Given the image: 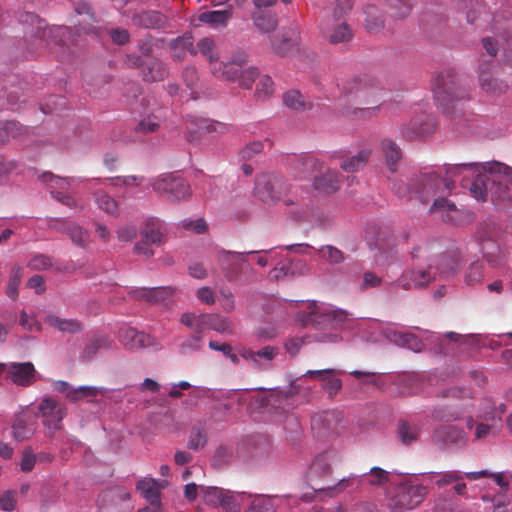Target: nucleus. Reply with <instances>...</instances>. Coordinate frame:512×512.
I'll return each instance as SVG.
<instances>
[{
  "label": "nucleus",
  "mask_w": 512,
  "mask_h": 512,
  "mask_svg": "<svg viewBox=\"0 0 512 512\" xmlns=\"http://www.w3.org/2000/svg\"><path fill=\"white\" fill-rule=\"evenodd\" d=\"M463 170H471L475 174L470 192L477 201L491 199L499 209L509 206L512 196V169L500 162H488L484 164L467 163L455 165L447 170V175L456 176Z\"/></svg>",
  "instance_id": "nucleus-1"
},
{
  "label": "nucleus",
  "mask_w": 512,
  "mask_h": 512,
  "mask_svg": "<svg viewBox=\"0 0 512 512\" xmlns=\"http://www.w3.org/2000/svg\"><path fill=\"white\" fill-rule=\"evenodd\" d=\"M415 186V199L421 203H427L434 199L429 213L438 211H453L456 206L445 197V193L454 187V181L448 178H440L436 173H423L412 179Z\"/></svg>",
  "instance_id": "nucleus-2"
},
{
  "label": "nucleus",
  "mask_w": 512,
  "mask_h": 512,
  "mask_svg": "<svg viewBox=\"0 0 512 512\" xmlns=\"http://www.w3.org/2000/svg\"><path fill=\"white\" fill-rule=\"evenodd\" d=\"M411 256L415 260H427L426 267H414L403 271L397 279L396 284L404 290L422 289L436 280L434 265L430 262V249L428 245L417 246L411 251Z\"/></svg>",
  "instance_id": "nucleus-3"
},
{
  "label": "nucleus",
  "mask_w": 512,
  "mask_h": 512,
  "mask_svg": "<svg viewBox=\"0 0 512 512\" xmlns=\"http://www.w3.org/2000/svg\"><path fill=\"white\" fill-rule=\"evenodd\" d=\"M290 186L286 180L277 174H260L255 179L254 194L266 204H275L283 201L286 206L293 205L294 202L290 198H286Z\"/></svg>",
  "instance_id": "nucleus-4"
},
{
  "label": "nucleus",
  "mask_w": 512,
  "mask_h": 512,
  "mask_svg": "<svg viewBox=\"0 0 512 512\" xmlns=\"http://www.w3.org/2000/svg\"><path fill=\"white\" fill-rule=\"evenodd\" d=\"M82 30L85 34L95 32L92 26L81 27L77 31L67 26H41L39 25L34 33V38L39 40L41 44L50 46L51 44L58 45L62 48L66 47L69 50L72 46L77 45L78 31Z\"/></svg>",
  "instance_id": "nucleus-5"
},
{
  "label": "nucleus",
  "mask_w": 512,
  "mask_h": 512,
  "mask_svg": "<svg viewBox=\"0 0 512 512\" xmlns=\"http://www.w3.org/2000/svg\"><path fill=\"white\" fill-rule=\"evenodd\" d=\"M433 93L435 101L443 107L444 111L456 100L467 97L466 92L458 87L455 76L451 72L441 73L437 76Z\"/></svg>",
  "instance_id": "nucleus-6"
},
{
  "label": "nucleus",
  "mask_w": 512,
  "mask_h": 512,
  "mask_svg": "<svg viewBox=\"0 0 512 512\" xmlns=\"http://www.w3.org/2000/svg\"><path fill=\"white\" fill-rule=\"evenodd\" d=\"M426 494L427 489L423 485L402 483L396 488L395 495L390 500V507L396 511L413 509L424 500Z\"/></svg>",
  "instance_id": "nucleus-7"
},
{
  "label": "nucleus",
  "mask_w": 512,
  "mask_h": 512,
  "mask_svg": "<svg viewBox=\"0 0 512 512\" xmlns=\"http://www.w3.org/2000/svg\"><path fill=\"white\" fill-rule=\"evenodd\" d=\"M153 190L169 201H181L190 196L189 184L173 174L162 175L153 182Z\"/></svg>",
  "instance_id": "nucleus-8"
},
{
  "label": "nucleus",
  "mask_w": 512,
  "mask_h": 512,
  "mask_svg": "<svg viewBox=\"0 0 512 512\" xmlns=\"http://www.w3.org/2000/svg\"><path fill=\"white\" fill-rule=\"evenodd\" d=\"M258 252L259 251L234 252L224 249L218 250L217 261L224 277L229 282L237 280L244 269V264L246 263L245 257Z\"/></svg>",
  "instance_id": "nucleus-9"
},
{
  "label": "nucleus",
  "mask_w": 512,
  "mask_h": 512,
  "mask_svg": "<svg viewBox=\"0 0 512 512\" xmlns=\"http://www.w3.org/2000/svg\"><path fill=\"white\" fill-rule=\"evenodd\" d=\"M38 408L43 418V424L48 429V434L51 437L57 430L62 428L64 410L59 403L51 397L43 398Z\"/></svg>",
  "instance_id": "nucleus-10"
},
{
  "label": "nucleus",
  "mask_w": 512,
  "mask_h": 512,
  "mask_svg": "<svg viewBox=\"0 0 512 512\" xmlns=\"http://www.w3.org/2000/svg\"><path fill=\"white\" fill-rule=\"evenodd\" d=\"M279 354V349L275 346H265L258 351L250 348L241 347L240 356L247 361L254 369L263 371L271 367V362Z\"/></svg>",
  "instance_id": "nucleus-11"
},
{
  "label": "nucleus",
  "mask_w": 512,
  "mask_h": 512,
  "mask_svg": "<svg viewBox=\"0 0 512 512\" xmlns=\"http://www.w3.org/2000/svg\"><path fill=\"white\" fill-rule=\"evenodd\" d=\"M248 56L244 51L237 52L231 61L215 62L211 67V72L217 78L235 81L240 75L243 66L247 63Z\"/></svg>",
  "instance_id": "nucleus-12"
},
{
  "label": "nucleus",
  "mask_w": 512,
  "mask_h": 512,
  "mask_svg": "<svg viewBox=\"0 0 512 512\" xmlns=\"http://www.w3.org/2000/svg\"><path fill=\"white\" fill-rule=\"evenodd\" d=\"M345 90L348 94H355L363 99L378 98L383 91L380 87V83L368 76L354 79L347 84Z\"/></svg>",
  "instance_id": "nucleus-13"
},
{
  "label": "nucleus",
  "mask_w": 512,
  "mask_h": 512,
  "mask_svg": "<svg viewBox=\"0 0 512 512\" xmlns=\"http://www.w3.org/2000/svg\"><path fill=\"white\" fill-rule=\"evenodd\" d=\"M175 45L176 47H181L188 50L191 55H196L198 52L201 53L209 60L211 67L215 62H219L218 54L216 52V45L214 40L211 38L200 39L197 42L196 47H194L191 38L178 39L176 40Z\"/></svg>",
  "instance_id": "nucleus-14"
},
{
  "label": "nucleus",
  "mask_w": 512,
  "mask_h": 512,
  "mask_svg": "<svg viewBox=\"0 0 512 512\" xmlns=\"http://www.w3.org/2000/svg\"><path fill=\"white\" fill-rule=\"evenodd\" d=\"M121 343L128 349H138L158 346L155 338L132 327H125L119 331Z\"/></svg>",
  "instance_id": "nucleus-15"
},
{
  "label": "nucleus",
  "mask_w": 512,
  "mask_h": 512,
  "mask_svg": "<svg viewBox=\"0 0 512 512\" xmlns=\"http://www.w3.org/2000/svg\"><path fill=\"white\" fill-rule=\"evenodd\" d=\"M36 370L31 362L11 363L8 366V377L19 386L27 387L35 381Z\"/></svg>",
  "instance_id": "nucleus-16"
},
{
  "label": "nucleus",
  "mask_w": 512,
  "mask_h": 512,
  "mask_svg": "<svg viewBox=\"0 0 512 512\" xmlns=\"http://www.w3.org/2000/svg\"><path fill=\"white\" fill-rule=\"evenodd\" d=\"M309 320L315 325L342 327L349 320L347 312L341 309H327L324 312H312Z\"/></svg>",
  "instance_id": "nucleus-17"
},
{
  "label": "nucleus",
  "mask_w": 512,
  "mask_h": 512,
  "mask_svg": "<svg viewBox=\"0 0 512 512\" xmlns=\"http://www.w3.org/2000/svg\"><path fill=\"white\" fill-rule=\"evenodd\" d=\"M175 289L170 286L153 287V288H134L129 291L131 297L135 299L145 300L149 303H157L165 301L171 297Z\"/></svg>",
  "instance_id": "nucleus-18"
},
{
  "label": "nucleus",
  "mask_w": 512,
  "mask_h": 512,
  "mask_svg": "<svg viewBox=\"0 0 512 512\" xmlns=\"http://www.w3.org/2000/svg\"><path fill=\"white\" fill-rule=\"evenodd\" d=\"M163 485L155 479H143L137 483V490L149 502L152 512H159L161 507L160 491Z\"/></svg>",
  "instance_id": "nucleus-19"
},
{
  "label": "nucleus",
  "mask_w": 512,
  "mask_h": 512,
  "mask_svg": "<svg viewBox=\"0 0 512 512\" xmlns=\"http://www.w3.org/2000/svg\"><path fill=\"white\" fill-rule=\"evenodd\" d=\"M233 17V6L228 5L223 10L205 11L198 15V21L212 28H225Z\"/></svg>",
  "instance_id": "nucleus-20"
},
{
  "label": "nucleus",
  "mask_w": 512,
  "mask_h": 512,
  "mask_svg": "<svg viewBox=\"0 0 512 512\" xmlns=\"http://www.w3.org/2000/svg\"><path fill=\"white\" fill-rule=\"evenodd\" d=\"M434 441L445 446L462 445L465 443V433L458 427L449 425L437 428L433 434Z\"/></svg>",
  "instance_id": "nucleus-21"
},
{
  "label": "nucleus",
  "mask_w": 512,
  "mask_h": 512,
  "mask_svg": "<svg viewBox=\"0 0 512 512\" xmlns=\"http://www.w3.org/2000/svg\"><path fill=\"white\" fill-rule=\"evenodd\" d=\"M36 431L35 420L27 414L17 415L12 424V433L16 441L31 438Z\"/></svg>",
  "instance_id": "nucleus-22"
},
{
  "label": "nucleus",
  "mask_w": 512,
  "mask_h": 512,
  "mask_svg": "<svg viewBox=\"0 0 512 512\" xmlns=\"http://www.w3.org/2000/svg\"><path fill=\"white\" fill-rule=\"evenodd\" d=\"M298 40V31L290 29L283 32L281 35H275L271 38L272 49L277 55L285 56L294 46L297 45Z\"/></svg>",
  "instance_id": "nucleus-23"
},
{
  "label": "nucleus",
  "mask_w": 512,
  "mask_h": 512,
  "mask_svg": "<svg viewBox=\"0 0 512 512\" xmlns=\"http://www.w3.org/2000/svg\"><path fill=\"white\" fill-rule=\"evenodd\" d=\"M133 25L139 28L155 29L160 28L165 23V17L158 11H141L131 18Z\"/></svg>",
  "instance_id": "nucleus-24"
},
{
  "label": "nucleus",
  "mask_w": 512,
  "mask_h": 512,
  "mask_svg": "<svg viewBox=\"0 0 512 512\" xmlns=\"http://www.w3.org/2000/svg\"><path fill=\"white\" fill-rule=\"evenodd\" d=\"M339 186L340 175L335 170L328 169L314 179L315 189L324 194L334 193L339 189Z\"/></svg>",
  "instance_id": "nucleus-25"
},
{
  "label": "nucleus",
  "mask_w": 512,
  "mask_h": 512,
  "mask_svg": "<svg viewBox=\"0 0 512 512\" xmlns=\"http://www.w3.org/2000/svg\"><path fill=\"white\" fill-rule=\"evenodd\" d=\"M334 369H323V370H309L307 375L311 378H319L324 381V389L329 393L330 396L335 395L342 387V382L339 378H336Z\"/></svg>",
  "instance_id": "nucleus-26"
},
{
  "label": "nucleus",
  "mask_w": 512,
  "mask_h": 512,
  "mask_svg": "<svg viewBox=\"0 0 512 512\" xmlns=\"http://www.w3.org/2000/svg\"><path fill=\"white\" fill-rule=\"evenodd\" d=\"M479 82L481 89L485 93L493 96H499L508 90L507 83L497 78H493L491 74L485 70H480Z\"/></svg>",
  "instance_id": "nucleus-27"
},
{
  "label": "nucleus",
  "mask_w": 512,
  "mask_h": 512,
  "mask_svg": "<svg viewBox=\"0 0 512 512\" xmlns=\"http://www.w3.org/2000/svg\"><path fill=\"white\" fill-rule=\"evenodd\" d=\"M336 459V454L332 452H324L318 455L312 462L309 472L311 475L318 477H326L332 473V463Z\"/></svg>",
  "instance_id": "nucleus-28"
},
{
  "label": "nucleus",
  "mask_w": 512,
  "mask_h": 512,
  "mask_svg": "<svg viewBox=\"0 0 512 512\" xmlns=\"http://www.w3.org/2000/svg\"><path fill=\"white\" fill-rule=\"evenodd\" d=\"M45 323L60 332L75 334L82 331V324L76 319H63L56 315H48L44 319Z\"/></svg>",
  "instance_id": "nucleus-29"
},
{
  "label": "nucleus",
  "mask_w": 512,
  "mask_h": 512,
  "mask_svg": "<svg viewBox=\"0 0 512 512\" xmlns=\"http://www.w3.org/2000/svg\"><path fill=\"white\" fill-rule=\"evenodd\" d=\"M168 75L165 65L158 59H151L146 62L142 68V77L144 81H162Z\"/></svg>",
  "instance_id": "nucleus-30"
},
{
  "label": "nucleus",
  "mask_w": 512,
  "mask_h": 512,
  "mask_svg": "<svg viewBox=\"0 0 512 512\" xmlns=\"http://www.w3.org/2000/svg\"><path fill=\"white\" fill-rule=\"evenodd\" d=\"M430 262L434 265V272L443 276L454 275L458 268V261L456 258L449 255H440L435 258H430Z\"/></svg>",
  "instance_id": "nucleus-31"
},
{
  "label": "nucleus",
  "mask_w": 512,
  "mask_h": 512,
  "mask_svg": "<svg viewBox=\"0 0 512 512\" xmlns=\"http://www.w3.org/2000/svg\"><path fill=\"white\" fill-rule=\"evenodd\" d=\"M204 319L207 320V329H211L221 334H232L234 332V324L227 317L214 313H206Z\"/></svg>",
  "instance_id": "nucleus-32"
},
{
  "label": "nucleus",
  "mask_w": 512,
  "mask_h": 512,
  "mask_svg": "<svg viewBox=\"0 0 512 512\" xmlns=\"http://www.w3.org/2000/svg\"><path fill=\"white\" fill-rule=\"evenodd\" d=\"M365 15V27L369 32L377 33L384 27V18L380 13L379 9L373 5L369 4L364 9Z\"/></svg>",
  "instance_id": "nucleus-33"
},
{
  "label": "nucleus",
  "mask_w": 512,
  "mask_h": 512,
  "mask_svg": "<svg viewBox=\"0 0 512 512\" xmlns=\"http://www.w3.org/2000/svg\"><path fill=\"white\" fill-rule=\"evenodd\" d=\"M381 147L390 171L395 172L397 170V162L402 156L399 146L390 139H384L381 142Z\"/></svg>",
  "instance_id": "nucleus-34"
},
{
  "label": "nucleus",
  "mask_w": 512,
  "mask_h": 512,
  "mask_svg": "<svg viewBox=\"0 0 512 512\" xmlns=\"http://www.w3.org/2000/svg\"><path fill=\"white\" fill-rule=\"evenodd\" d=\"M391 17L402 19L407 17L413 7V0H384Z\"/></svg>",
  "instance_id": "nucleus-35"
},
{
  "label": "nucleus",
  "mask_w": 512,
  "mask_h": 512,
  "mask_svg": "<svg viewBox=\"0 0 512 512\" xmlns=\"http://www.w3.org/2000/svg\"><path fill=\"white\" fill-rule=\"evenodd\" d=\"M25 131V128L16 121L0 122V143H5L10 138H20Z\"/></svg>",
  "instance_id": "nucleus-36"
},
{
  "label": "nucleus",
  "mask_w": 512,
  "mask_h": 512,
  "mask_svg": "<svg viewBox=\"0 0 512 512\" xmlns=\"http://www.w3.org/2000/svg\"><path fill=\"white\" fill-rule=\"evenodd\" d=\"M284 104L295 111L309 110L312 108L310 102H305L303 95L297 90H291L283 95Z\"/></svg>",
  "instance_id": "nucleus-37"
},
{
  "label": "nucleus",
  "mask_w": 512,
  "mask_h": 512,
  "mask_svg": "<svg viewBox=\"0 0 512 512\" xmlns=\"http://www.w3.org/2000/svg\"><path fill=\"white\" fill-rule=\"evenodd\" d=\"M370 154V150H361L356 155L343 160L340 166L346 172H355L366 165Z\"/></svg>",
  "instance_id": "nucleus-38"
},
{
  "label": "nucleus",
  "mask_w": 512,
  "mask_h": 512,
  "mask_svg": "<svg viewBox=\"0 0 512 512\" xmlns=\"http://www.w3.org/2000/svg\"><path fill=\"white\" fill-rule=\"evenodd\" d=\"M353 38V31L346 22L337 24L328 35L331 44L347 43Z\"/></svg>",
  "instance_id": "nucleus-39"
},
{
  "label": "nucleus",
  "mask_w": 512,
  "mask_h": 512,
  "mask_svg": "<svg viewBox=\"0 0 512 512\" xmlns=\"http://www.w3.org/2000/svg\"><path fill=\"white\" fill-rule=\"evenodd\" d=\"M252 19L255 27L263 33L274 31L278 23L274 15L262 11L254 13Z\"/></svg>",
  "instance_id": "nucleus-40"
},
{
  "label": "nucleus",
  "mask_w": 512,
  "mask_h": 512,
  "mask_svg": "<svg viewBox=\"0 0 512 512\" xmlns=\"http://www.w3.org/2000/svg\"><path fill=\"white\" fill-rule=\"evenodd\" d=\"M420 429L416 424L401 420L398 424V435L401 442L409 445L416 441L419 436Z\"/></svg>",
  "instance_id": "nucleus-41"
},
{
  "label": "nucleus",
  "mask_w": 512,
  "mask_h": 512,
  "mask_svg": "<svg viewBox=\"0 0 512 512\" xmlns=\"http://www.w3.org/2000/svg\"><path fill=\"white\" fill-rule=\"evenodd\" d=\"M66 233L69 235L72 242L80 247V248H87L90 243V236L88 231L84 230L82 227L75 225V224H69L66 228Z\"/></svg>",
  "instance_id": "nucleus-42"
},
{
  "label": "nucleus",
  "mask_w": 512,
  "mask_h": 512,
  "mask_svg": "<svg viewBox=\"0 0 512 512\" xmlns=\"http://www.w3.org/2000/svg\"><path fill=\"white\" fill-rule=\"evenodd\" d=\"M207 443L206 427L203 423L195 425L190 433L188 447L192 450H200Z\"/></svg>",
  "instance_id": "nucleus-43"
},
{
  "label": "nucleus",
  "mask_w": 512,
  "mask_h": 512,
  "mask_svg": "<svg viewBox=\"0 0 512 512\" xmlns=\"http://www.w3.org/2000/svg\"><path fill=\"white\" fill-rule=\"evenodd\" d=\"M23 276V268L21 266H13L11 269V275L9 283L7 285L6 294L12 300H16L19 296L18 287L21 283Z\"/></svg>",
  "instance_id": "nucleus-44"
},
{
  "label": "nucleus",
  "mask_w": 512,
  "mask_h": 512,
  "mask_svg": "<svg viewBox=\"0 0 512 512\" xmlns=\"http://www.w3.org/2000/svg\"><path fill=\"white\" fill-rule=\"evenodd\" d=\"M110 346V341L104 336L93 338L84 348L82 352L83 359H91L100 349H106Z\"/></svg>",
  "instance_id": "nucleus-45"
},
{
  "label": "nucleus",
  "mask_w": 512,
  "mask_h": 512,
  "mask_svg": "<svg viewBox=\"0 0 512 512\" xmlns=\"http://www.w3.org/2000/svg\"><path fill=\"white\" fill-rule=\"evenodd\" d=\"M98 207L108 214L115 215L118 211L117 202L107 195L104 191H98L94 194Z\"/></svg>",
  "instance_id": "nucleus-46"
},
{
  "label": "nucleus",
  "mask_w": 512,
  "mask_h": 512,
  "mask_svg": "<svg viewBox=\"0 0 512 512\" xmlns=\"http://www.w3.org/2000/svg\"><path fill=\"white\" fill-rule=\"evenodd\" d=\"M162 117L160 115H156V113H152L148 115L146 118L142 119L135 130L140 133H153L157 131L159 128Z\"/></svg>",
  "instance_id": "nucleus-47"
},
{
  "label": "nucleus",
  "mask_w": 512,
  "mask_h": 512,
  "mask_svg": "<svg viewBox=\"0 0 512 512\" xmlns=\"http://www.w3.org/2000/svg\"><path fill=\"white\" fill-rule=\"evenodd\" d=\"M202 342V335H189L179 345V351L181 354H188L191 352L199 351L202 347Z\"/></svg>",
  "instance_id": "nucleus-48"
},
{
  "label": "nucleus",
  "mask_w": 512,
  "mask_h": 512,
  "mask_svg": "<svg viewBox=\"0 0 512 512\" xmlns=\"http://www.w3.org/2000/svg\"><path fill=\"white\" fill-rule=\"evenodd\" d=\"M219 302L222 309L227 313L235 309L234 295L227 286H223L219 289Z\"/></svg>",
  "instance_id": "nucleus-49"
},
{
  "label": "nucleus",
  "mask_w": 512,
  "mask_h": 512,
  "mask_svg": "<svg viewBox=\"0 0 512 512\" xmlns=\"http://www.w3.org/2000/svg\"><path fill=\"white\" fill-rule=\"evenodd\" d=\"M368 474L367 483L372 486H381L389 480L388 472L377 466L372 467Z\"/></svg>",
  "instance_id": "nucleus-50"
},
{
  "label": "nucleus",
  "mask_w": 512,
  "mask_h": 512,
  "mask_svg": "<svg viewBox=\"0 0 512 512\" xmlns=\"http://www.w3.org/2000/svg\"><path fill=\"white\" fill-rule=\"evenodd\" d=\"M42 179L44 182L50 185L51 190L58 191L67 190L70 187V180L66 178H60L58 176L53 175L52 173H44L42 175Z\"/></svg>",
  "instance_id": "nucleus-51"
},
{
  "label": "nucleus",
  "mask_w": 512,
  "mask_h": 512,
  "mask_svg": "<svg viewBox=\"0 0 512 512\" xmlns=\"http://www.w3.org/2000/svg\"><path fill=\"white\" fill-rule=\"evenodd\" d=\"M392 190L395 195L399 197H408L410 199L415 198V186L412 181L410 184H405L403 181H395L392 186Z\"/></svg>",
  "instance_id": "nucleus-52"
},
{
  "label": "nucleus",
  "mask_w": 512,
  "mask_h": 512,
  "mask_svg": "<svg viewBox=\"0 0 512 512\" xmlns=\"http://www.w3.org/2000/svg\"><path fill=\"white\" fill-rule=\"evenodd\" d=\"M319 253L322 258L326 259L327 261L333 264H338L342 262L344 259L343 253L339 249L330 245L321 247Z\"/></svg>",
  "instance_id": "nucleus-53"
},
{
  "label": "nucleus",
  "mask_w": 512,
  "mask_h": 512,
  "mask_svg": "<svg viewBox=\"0 0 512 512\" xmlns=\"http://www.w3.org/2000/svg\"><path fill=\"white\" fill-rule=\"evenodd\" d=\"M274 91V83L270 76L264 75L260 78L257 87H256V94L260 97H268L270 96Z\"/></svg>",
  "instance_id": "nucleus-54"
},
{
  "label": "nucleus",
  "mask_w": 512,
  "mask_h": 512,
  "mask_svg": "<svg viewBox=\"0 0 512 512\" xmlns=\"http://www.w3.org/2000/svg\"><path fill=\"white\" fill-rule=\"evenodd\" d=\"M483 278L482 265L478 262L472 263L466 274H465V282L468 285H474L479 283Z\"/></svg>",
  "instance_id": "nucleus-55"
},
{
  "label": "nucleus",
  "mask_w": 512,
  "mask_h": 512,
  "mask_svg": "<svg viewBox=\"0 0 512 512\" xmlns=\"http://www.w3.org/2000/svg\"><path fill=\"white\" fill-rule=\"evenodd\" d=\"M258 75L257 69L253 67L242 69L237 80L243 88H250Z\"/></svg>",
  "instance_id": "nucleus-56"
},
{
  "label": "nucleus",
  "mask_w": 512,
  "mask_h": 512,
  "mask_svg": "<svg viewBox=\"0 0 512 512\" xmlns=\"http://www.w3.org/2000/svg\"><path fill=\"white\" fill-rule=\"evenodd\" d=\"M245 512H274L270 499L258 498L251 502Z\"/></svg>",
  "instance_id": "nucleus-57"
},
{
  "label": "nucleus",
  "mask_w": 512,
  "mask_h": 512,
  "mask_svg": "<svg viewBox=\"0 0 512 512\" xmlns=\"http://www.w3.org/2000/svg\"><path fill=\"white\" fill-rule=\"evenodd\" d=\"M28 266L32 270H45L52 266V260L46 255L37 254L31 258Z\"/></svg>",
  "instance_id": "nucleus-58"
},
{
  "label": "nucleus",
  "mask_w": 512,
  "mask_h": 512,
  "mask_svg": "<svg viewBox=\"0 0 512 512\" xmlns=\"http://www.w3.org/2000/svg\"><path fill=\"white\" fill-rule=\"evenodd\" d=\"M354 4V0H336V7L333 11V17L336 21H339L342 17L347 15Z\"/></svg>",
  "instance_id": "nucleus-59"
},
{
  "label": "nucleus",
  "mask_w": 512,
  "mask_h": 512,
  "mask_svg": "<svg viewBox=\"0 0 512 512\" xmlns=\"http://www.w3.org/2000/svg\"><path fill=\"white\" fill-rule=\"evenodd\" d=\"M109 36L112 42L117 45H125L130 41V33L124 28L111 29Z\"/></svg>",
  "instance_id": "nucleus-60"
},
{
  "label": "nucleus",
  "mask_w": 512,
  "mask_h": 512,
  "mask_svg": "<svg viewBox=\"0 0 512 512\" xmlns=\"http://www.w3.org/2000/svg\"><path fill=\"white\" fill-rule=\"evenodd\" d=\"M19 324L27 331L40 330L41 328L35 316L28 315L24 310L20 312Z\"/></svg>",
  "instance_id": "nucleus-61"
},
{
  "label": "nucleus",
  "mask_w": 512,
  "mask_h": 512,
  "mask_svg": "<svg viewBox=\"0 0 512 512\" xmlns=\"http://www.w3.org/2000/svg\"><path fill=\"white\" fill-rule=\"evenodd\" d=\"M502 491L506 492L510 488V483L512 481V474L499 472V473H490L489 476Z\"/></svg>",
  "instance_id": "nucleus-62"
},
{
  "label": "nucleus",
  "mask_w": 512,
  "mask_h": 512,
  "mask_svg": "<svg viewBox=\"0 0 512 512\" xmlns=\"http://www.w3.org/2000/svg\"><path fill=\"white\" fill-rule=\"evenodd\" d=\"M232 457V450L226 446H220L217 448L214 457L213 463L216 466H222L230 461Z\"/></svg>",
  "instance_id": "nucleus-63"
},
{
  "label": "nucleus",
  "mask_w": 512,
  "mask_h": 512,
  "mask_svg": "<svg viewBox=\"0 0 512 512\" xmlns=\"http://www.w3.org/2000/svg\"><path fill=\"white\" fill-rule=\"evenodd\" d=\"M263 149L264 145L260 141L249 143L241 150V157L243 159L249 160L256 154L261 153Z\"/></svg>",
  "instance_id": "nucleus-64"
}]
</instances>
